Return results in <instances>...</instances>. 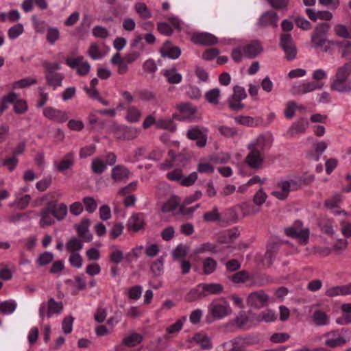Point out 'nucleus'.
Here are the masks:
<instances>
[{
	"label": "nucleus",
	"instance_id": "obj_1",
	"mask_svg": "<svg viewBox=\"0 0 351 351\" xmlns=\"http://www.w3.org/2000/svg\"><path fill=\"white\" fill-rule=\"evenodd\" d=\"M351 61L338 66L331 77L330 88L332 90L348 93L351 92Z\"/></svg>",
	"mask_w": 351,
	"mask_h": 351
},
{
	"label": "nucleus",
	"instance_id": "obj_2",
	"mask_svg": "<svg viewBox=\"0 0 351 351\" xmlns=\"http://www.w3.org/2000/svg\"><path fill=\"white\" fill-rule=\"evenodd\" d=\"M330 29V25L326 22L317 24L311 34V45L312 48L320 49L326 53L329 51L328 45L335 43V41L327 39Z\"/></svg>",
	"mask_w": 351,
	"mask_h": 351
},
{
	"label": "nucleus",
	"instance_id": "obj_3",
	"mask_svg": "<svg viewBox=\"0 0 351 351\" xmlns=\"http://www.w3.org/2000/svg\"><path fill=\"white\" fill-rule=\"evenodd\" d=\"M263 51L261 44L257 40L250 43H242L232 51V58L236 62H239L243 58H254Z\"/></svg>",
	"mask_w": 351,
	"mask_h": 351
},
{
	"label": "nucleus",
	"instance_id": "obj_4",
	"mask_svg": "<svg viewBox=\"0 0 351 351\" xmlns=\"http://www.w3.org/2000/svg\"><path fill=\"white\" fill-rule=\"evenodd\" d=\"M43 66L45 69L47 84L53 86L54 88L61 86L64 75L61 73L56 72V71L60 69V64L58 62H44Z\"/></svg>",
	"mask_w": 351,
	"mask_h": 351
},
{
	"label": "nucleus",
	"instance_id": "obj_5",
	"mask_svg": "<svg viewBox=\"0 0 351 351\" xmlns=\"http://www.w3.org/2000/svg\"><path fill=\"white\" fill-rule=\"evenodd\" d=\"M301 187L300 178H289L279 181L271 192L276 197H287L291 191L298 190Z\"/></svg>",
	"mask_w": 351,
	"mask_h": 351
},
{
	"label": "nucleus",
	"instance_id": "obj_6",
	"mask_svg": "<svg viewBox=\"0 0 351 351\" xmlns=\"http://www.w3.org/2000/svg\"><path fill=\"white\" fill-rule=\"evenodd\" d=\"M301 221H296L292 227L285 229L287 236L298 239L301 244H306L309 239L310 231L308 228L302 229Z\"/></svg>",
	"mask_w": 351,
	"mask_h": 351
},
{
	"label": "nucleus",
	"instance_id": "obj_7",
	"mask_svg": "<svg viewBox=\"0 0 351 351\" xmlns=\"http://www.w3.org/2000/svg\"><path fill=\"white\" fill-rule=\"evenodd\" d=\"M191 201L186 202L184 204H180L176 201V199H169L162 206L161 210L163 213H169L175 210L176 208H179L178 213L182 215H191L197 208L199 207V204H196L192 207H186L185 204H189Z\"/></svg>",
	"mask_w": 351,
	"mask_h": 351
},
{
	"label": "nucleus",
	"instance_id": "obj_8",
	"mask_svg": "<svg viewBox=\"0 0 351 351\" xmlns=\"http://www.w3.org/2000/svg\"><path fill=\"white\" fill-rule=\"evenodd\" d=\"M63 309L62 302H56L54 298L49 299L47 304L42 303L39 308V315L43 318L45 315L51 317L54 314H59Z\"/></svg>",
	"mask_w": 351,
	"mask_h": 351
},
{
	"label": "nucleus",
	"instance_id": "obj_9",
	"mask_svg": "<svg viewBox=\"0 0 351 351\" xmlns=\"http://www.w3.org/2000/svg\"><path fill=\"white\" fill-rule=\"evenodd\" d=\"M179 114H174L173 118L179 121H193L195 119L197 108L190 103H182L177 105Z\"/></svg>",
	"mask_w": 351,
	"mask_h": 351
},
{
	"label": "nucleus",
	"instance_id": "obj_10",
	"mask_svg": "<svg viewBox=\"0 0 351 351\" xmlns=\"http://www.w3.org/2000/svg\"><path fill=\"white\" fill-rule=\"evenodd\" d=\"M280 45L285 53L288 60L295 59L297 54V49L290 34H282L280 38Z\"/></svg>",
	"mask_w": 351,
	"mask_h": 351
},
{
	"label": "nucleus",
	"instance_id": "obj_11",
	"mask_svg": "<svg viewBox=\"0 0 351 351\" xmlns=\"http://www.w3.org/2000/svg\"><path fill=\"white\" fill-rule=\"evenodd\" d=\"M65 62L71 69H76L77 73L80 75H87L90 69V64L87 61H84L82 56L69 57Z\"/></svg>",
	"mask_w": 351,
	"mask_h": 351
},
{
	"label": "nucleus",
	"instance_id": "obj_12",
	"mask_svg": "<svg viewBox=\"0 0 351 351\" xmlns=\"http://www.w3.org/2000/svg\"><path fill=\"white\" fill-rule=\"evenodd\" d=\"M208 129L206 128H199L193 127L186 132V136L189 139L196 141V144L199 147L206 145L207 141Z\"/></svg>",
	"mask_w": 351,
	"mask_h": 351
},
{
	"label": "nucleus",
	"instance_id": "obj_13",
	"mask_svg": "<svg viewBox=\"0 0 351 351\" xmlns=\"http://www.w3.org/2000/svg\"><path fill=\"white\" fill-rule=\"evenodd\" d=\"M265 202V199H248L242 203L239 208L243 216L254 215L260 210L261 206Z\"/></svg>",
	"mask_w": 351,
	"mask_h": 351
},
{
	"label": "nucleus",
	"instance_id": "obj_14",
	"mask_svg": "<svg viewBox=\"0 0 351 351\" xmlns=\"http://www.w3.org/2000/svg\"><path fill=\"white\" fill-rule=\"evenodd\" d=\"M43 115L46 118L60 123L66 121L69 117L68 112L60 110L51 106H48L43 109Z\"/></svg>",
	"mask_w": 351,
	"mask_h": 351
},
{
	"label": "nucleus",
	"instance_id": "obj_15",
	"mask_svg": "<svg viewBox=\"0 0 351 351\" xmlns=\"http://www.w3.org/2000/svg\"><path fill=\"white\" fill-rule=\"evenodd\" d=\"M269 299L264 291L260 290L251 293L247 298L248 306L261 308L265 306Z\"/></svg>",
	"mask_w": 351,
	"mask_h": 351
},
{
	"label": "nucleus",
	"instance_id": "obj_16",
	"mask_svg": "<svg viewBox=\"0 0 351 351\" xmlns=\"http://www.w3.org/2000/svg\"><path fill=\"white\" fill-rule=\"evenodd\" d=\"M232 309L226 302L224 304H212L209 307V312L214 319H219L232 313Z\"/></svg>",
	"mask_w": 351,
	"mask_h": 351
},
{
	"label": "nucleus",
	"instance_id": "obj_17",
	"mask_svg": "<svg viewBox=\"0 0 351 351\" xmlns=\"http://www.w3.org/2000/svg\"><path fill=\"white\" fill-rule=\"evenodd\" d=\"M132 175L128 168L123 165H115L111 170V178L115 182H125Z\"/></svg>",
	"mask_w": 351,
	"mask_h": 351
},
{
	"label": "nucleus",
	"instance_id": "obj_18",
	"mask_svg": "<svg viewBox=\"0 0 351 351\" xmlns=\"http://www.w3.org/2000/svg\"><path fill=\"white\" fill-rule=\"evenodd\" d=\"M250 150V152L245 158V162L252 169L261 168L264 160L263 153L256 149Z\"/></svg>",
	"mask_w": 351,
	"mask_h": 351
},
{
	"label": "nucleus",
	"instance_id": "obj_19",
	"mask_svg": "<svg viewBox=\"0 0 351 351\" xmlns=\"http://www.w3.org/2000/svg\"><path fill=\"white\" fill-rule=\"evenodd\" d=\"M75 163V153L69 152L59 161L53 162L54 169L60 172L69 169Z\"/></svg>",
	"mask_w": 351,
	"mask_h": 351
},
{
	"label": "nucleus",
	"instance_id": "obj_20",
	"mask_svg": "<svg viewBox=\"0 0 351 351\" xmlns=\"http://www.w3.org/2000/svg\"><path fill=\"white\" fill-rule=\"evenodd\" d=\"M47 210L58 220H62L66 215L68 208L65 204L61 203L58 206L57 201L53 200L47 204Z\"/></svg>",
	"mask_w": 351,
	"mask_h": 351
},
{
	"label": "nucleus",
	"instance_id": "obj_21",
	"mask_svg": "<svg viewBox=\"0 0 351 351\" xmlns=\"http://www.w3.org/2000/svg\"><path fill=\"white\" fill-rule=\"evenodd\" d=\"M322 86L323 84L316 82H304L293 86L292 88V93L294 95H303L320 89Z\"/></svg>",
	"mask_w": 351,
	"mask_h": 351
},
{
	"label": "nucleus",
	"instance_id": "obj_22",
	"mask_svg": "<svg viewBox=\"0 0 351 351\" xmlns=\"http://www.w3.org/2000/svg\"><path fill=\"white\" fill-rule=\"evenodd\" d=\"M193 43L203 45H213L217 43V38L209 33H197L191 36Z\"/></svg>",
	"mask_w": 351,
	"mask_h": 351
},
{
	"label": "nucleus",
	"instance_id": "obj_23",
	"mask_svg": "<svg viewBox=\"0 0 351 351\" xmlns=\"http://www.w3.org/2000/svg\"><path fill=\"white\" fill-rule=\"evenodd\" d=\"M351 294V283L330 287L326 291L325 295L330 298L344 296Z\"/></svg>",
	"mask_w": 351,
	"mask_h": 351
},
{
	"label": "nucleus",
	"instance_id": "obj_24",
	"mask_svg": "<svg viewBox=\"0 0 351 351\" xmlns=\"http://www.w3.org/2000/svg\"><path fill=\"white\" fill-rule=\"evenodd\" d=\"M145 222L142 214H133L127 223L128 230L137 232L144 229Z\"/></svg>",
	"mask_w": 351,
	"mask_h": 351
},
{
	"label": "nucleus",
	"instance_id": "obj_25",
	"mask_svg": "<svg viewBox=\"0 0 351 351\" xmlns=\"http://www.w3.org/2000/svg\"><path fill=\"white\" fill-rule=\"evenodd\" d=\"M308 121L302 118L297 122L293 123L287 130V134L293 136L298 134L304 133L308 128Z\"/></svg>",
	"mask_w": 351,
	"mask_h": 351
},
{
	"label": "nucleus",
	"instance_id": "obj_26",
	"mask_svg": "<svg viewBox=\"0 0 351 351\" xmlns=\"http://www.w3.org/2000/svg\"><path fill=\"white\" fill-rule=\"evenodd\" d=\"M278 21V16L276 13L273 11H268L261 15L258 21V25L261 26L276 27Z\"/></svg>",
	"mask_w": 351,
	"mask_h": 351
},
{
	"label": "nucleus",
	"instance_id": "obj_27",
	"mask_svg": "<svg viewBox=\"0 0 351 351\" xmlns=\"http://www.w3.org/2000/svg\"><path fill=\"white\" fill-rule=\"evenodd\" d=\"M234 121L237 123L247 127H256L261 123V119L260 117H252L244 115L235 117Z\"/></svg>",
	"mask_w": 351,
	"mask_h": 351
},
{
	"label": "nucleus",
	"instance_id": "obj_28",
	"mask_svg": "<svg viewBox=\"0 0 351 351\" xmlns=\"http://www.w3.org/2000/svg\"><path fill=\"white\" fill-rule=\"evenodd\" d=\"M162 73L169 84H179L182 80V75L177 71L176 67L164 69Z\"/></svg>",
	"mask_w": 351,
	"mask_h": 351
},
{
	"label": "nucleus",
	"instance_id": "obj_29",
	"mask_svg": "<svg viewBox=\"0 0 351 351\" xmlns=\"http://www.w3.org/2000/svg\"><path fill=\"white\" fill-rule=\"evenodd\" d=\"M269 144V138L266 137L265 135H259L255 139L250 142L247 147L249 149H256L261 152Z\"/></svg>",
	"mask_w": 351,
	"mask_h": 351
},
{
	"label": "nucleus",
	"instance_id": "obj_30",
	"mask_svg": "<svg viewBox=\"0 0 351 351\" xmlns=\"http://www.w3.org/2000/svg\"><path fill=\"white\" fill-rule=\"evenodd\" d=\"M199 287L203 289L205 297L210 294H219L223 291V287L219 283H201Z\"/></svg>",
	"mask_w": 351,
	"mask_h": 351
},
{
	"label": "nucleus",
	"instance_id": "obj_31",
	"mask_svg": "<svg viewBox=\"0 0 351 351\" xmlns=\"http://www.w3.org/2000/svg\"><path fill=\"white\" fill-rule=\"evenodd\" d=\"M162 56L172 59L178 58L180 56V50L178 47L171 46L170 43H166L161 49Z\"/></svg>",
	"mask_w": 351,
	"mask_h": 351
},
{
	"label": "nucleus",
	"instance_id": "obj_32",
	"mask_svg": "<svg viewBox=\"0 0 351 351\" xmlns=\"http://www.w3.org/2000/svg\"><path fill=\"white\" fill-rule=\"evenodd\" d=\"M89 57L94 60H100L106 56L97 43H92L87 51Z\"/></svg>",
	"mask_w": 351,
	"mask_h": 351
},
{
	"label": "nucleus",
	"instance_id": "obj_33",
	"mask_svg": "<svg viewBox=\"0 0 351 351\" xmlns=\"http://www.w3.org/2000/svg\"><path fill=\"white\" fill-rule=\"evenodd\" d=\"M328 145L326 143L322 141L314 145V153L309 154L308 157L314 161H317L320 158L321 155L326 149Z\"/></svg>",
	"mask_w": 351,
	"mask_h": 351
},
{
	"label": "nucleus",
	"instance_id": "obj_34",
	"mask_svg": "<svg viewBox=\"0 0 351 351\" xmlns=\"http://www.w3.org/2000/svg\"><path fill=\"white\" fill-rule=\"evenodd\" d=\"M234 283H244L250 279V275L246 270H241L228 277Z\"/></svg>",
	"mask_w": 351,
	"mask_h": 351
},
{
	"label": "nucleus",
	"instance_id": "obj_35",
	"mask_svg": "<svg viewBox=\"0 0 351 351\" xmlns=\"http://www.w3.org/2000/svg\"><path fill=\"white\" fill-rule=\"evenodd\" d=\"M156 128L158 129L167 130L171 132H175L176 125L173 121L171 119H159L156 122Z\"/></svg>",
	"mask_w": 351,
	"mask_h": 351
},
{
	"label": "nucleus",
	"instance_id": "obj_36",
	"mask_svg": "<svg viewBox=\"0 0 351 351\" xmlns=\"http://www.w3.org/2000/svg\"><path fill=\"white\" fill-rule=\"evenodd\" d=\"M205 297L203 289L202 287H199V285L194 289L190 290V291L186 295L185 300L189 302H194L202 298Z\"/></svg>",
	"mask_w": 351,
	"mask_h": 351
},
{
	"label": "nucleus",
	"instance_id": "obj_37",
	"mask_svg": "<svg viewBox=\"0 0 351 351\" xmlns=\"http://www.w3.org/2000/svg\"><path fill=\"white\" fill-rule=\"evenodd\" d=\"M90 169L93 173L101 174L106 170L107 165L102 159L95 158L91 162Z\"/></svg>",
	"mask_w": 351,
	"mask_h": 351
},
{
	"label": "nucleus",
	"instance_id": "obj_38",
	"mask_svg": "<svg viewBox=\"0 0 351 351\" xmlns=\"http://www.w3.org/2000/svg\"><path fill=\"white\" fill-rule=\"evenodd\" d=\"M317 225L321 231L324 234L328 235H332L333 234L332 221L330 219L320 217L317 220Z\"/></svg>",
	"mask_w": 351,
	"mask_h": 351
},
{
	"label": "nucleus",
	"instance_id": "obj_39",
	"mask_svg": "<svg viewBox=\"0 0 351 351\" xmlns=\"http://www.w3.org/2000/svg\"><path fill=\"white\" fill-rule=\"evenodd\" d=\"M134 10L139 16L143 19L152 17V12L145 3L142 2L136 3L134 5Z\"/></svg>",
	"mask_w": 351,
	"mask_h": 351
},
{
	"label": "nucleus",
	"instance_id": "obj_40",
	"mask_svg": "<svg viewBox=\"0 0 351 351\" xmlns=\"http://www.w3.org/2000/svg\"><path fill=\"white\" fill-rule=\"evenodd\" d=\"M141 111L135 106H130L127 110L126 119L130 123L138 122L141 117Z\"/></svg>",
	"mask_w": 351,
	"mask_h": 351
},
{
	"label": "nucleus",
	"instance_id": "obj_41",
	"mask_svg": "<svg viewBox=\"0 0 351 351\" xmlns=\"http://www.w3.org/2000/svg\"><path fill=\"white\" fill-rule=\"evenodd\" d=\"M314 323L317 326H324L328 324V317L325 312L317 310L313 314Z\"/></svg>",
	"mask_w": 351,
	"mask_h": 351
},
{
	"label": "nucleus",
	"instance_id": "obj_42",
	"mask_svg": "<svg viewBox=\"0 0 351 351\" xmlns=\"http://www.w3.org/2000/svg\"><path fill=\"white\" fill-rule=\"evenodd\" d=\"M217 263L213 258H205L203 263V271L206 275L213 274L217 269Z\"/></svg>",
	"mask_w": 351,
	"mask_h": 351
},
{
	"label": "nucleus",
	"instance_id": "obj_43",
	"mask_svg": "<svg viewBox=\"0 0 351 351\" xmlns=\"http://www.w3.org/2000/svg\"><path fill=\"white\" fill-rule=\"evenodd\" d=\"M220 93L219 88H213L206 93L205 97L210 104L217 105L219 101Z\"/></svg>",
	"mask_w": 351,
	"mask_h": 351
},
{
	"label": "nucleus",
	"instance_id": "obj_44",
	"mask_svg": "<svg viewBox=\"0 0 351 351\" xmlns=\"http://www.w3.org/2000/svg\"><path fill=\"white\" fill-rule=\"evenodd\" d=\"M60 34L59 29L56 27H49L47 29L46 38L48 43L53 45L60 39Z\"/></svg>",
	"mask_w": 351,
	"mask_h": 351
},
{
	"label": "nucleus",
	"instance_id": "obj_45",
	"mask_svg": "<svg viewBox=\"0 0 351 351\" xmlns=\"http://www.w3.org/2000/svg\"><path fill=\"white\" fill-rule=\"evenodd\" d=\"M16 308V304L12 300H6L0 303V312L3 314L12 313Z\"/></svg>",
	"mask_w": 351,
	"mask_h": 351
},
{
	"label": "nucleus",
	"instance_id": "obj_46",
	"mask_svg": "<svg viewBox=\"0 0 351 351\" xmlns=\"http://www.w3.org/2000/svg\"><path fill=\"white\" fill-rule=\"evenodd\" d=\"M335 34L343 38H350V32L348 31V26L341 23H337L334 26Z\"/></svg>",
	"mask_w": 351,
	"mask_h": 351
},
{
	"label": "nucleus",
	"instance_id": "obj_47",
	"mask_svg": "<svg viewBox=\"0 0 351 351\" xmlns=\"http://www.w3.org/2000/svg\"><path fill=\"white\" fill-rule=\"evenodd\" d=\"M138 182H132L126 186L122 188L119 192V195L121 196H125V197H134V196L132 194L134 191H135L137 189Z\"/></svg>",
	"mask_w": 351,
	"mask_h": 351
},
{
	"label": "nucleus",
	"instance_id": "obj_48",
	"mask_svg": "<svg viewBox=\"0 0 351 351\" xmlns=\"http://www.w3.org/2000/svg\"><path fill=\"white\" fill-rule=\"evenodd\" d=\"M36 84H37V80L36 78L26 77L15 82L13 84L12 87L15 89L24 88Z\"/></svg>",
	"mask_w": 351,
	"mask_h": 351
},
{
	"label": "nucleus",
	"instance_id": "obj_49",
	"mask_svg": "<svg viewBox=\"0 0 351 351\" xmlns=\"http://www.w3.org/2000/svg\"><path fill=\"white\" fill-rule=\"evenodd\" d=\"M341 57L343 58L351 59V42L348 40H343L338 43Z\"/></svg>",
	"mask_w": 351,
	"mask_h": 351
},
{
	"label": "nucleus",
	"instance_id": "obj_50",
	"mask_svg": "<svg viewBox=\"0 0 351 351\" xmlns=\"http://www.w3.org/2000/svg\"><path fill=\"white\" fill-rule=\"evenodd\" d=\"M24 27L23 24L17 23L11 27L8 32V38L10 40H14L23 34Z\"/></svg>",
	"mask_w": 351,
	"mask_h": 351
},
{
	"label": "nucleus",
	"instance_id": "obj_51",
	"mask_svg": "<svg viewBox=\"0 0 351 351\" xmlns=\"http://www.w3.org/2000/svg\"><path fill=\"white\" fill-rule=\"evenodd\" d=\"M193 340L197 343H199L202 349H208L211 348L210 339L206 335L197 333L193 337Z\"/></svg>",
	"mask_w": 351,
	"mask_h": 351
},
{
	"label": "nucleus",
	"instance_id": "obj_52",
	"mask_svg": "<svg viewBox=\"0 0 351 351\" xmlns=\"http://www.w3.org/2000/svg\"><path fill=\"white\" fill-rule=\"evenodd\" d=\"M143 341V337L138 333H133L123 340V343L129 347H133Z\"/></svg>",
	"mask_w": 351,
	"mask_h": 351
},
{
	"label": "nucleus",
	"instance_id": "obj_53",
	"mask_svg": "<svg viewBox=\"0 0 351 351\" xmlns=\"http://www.w3.org/2000/svg\"><path fill=\"white\" fill-rule=\"evenodd\" d=\"M51 212L48 211L47 206L41 212V219L40 221V226L45 227L54 223L53 219L50 216Z\"/></svg>",
	"mask_w": 351,
	"mask_h": 351
},
{
	"label": "nucleus",
	"instance_id": "obj_54",
	"mask_svg": "<svg viewBox=\"0 0 351 351\" xmlns=\"http://www.w3.org/2000/svg\"><path fill=\"white\" fill-rule=\"evenodd\" d=\"M53 259V254L49 252H45L39 255L36 263L39 266H45L49 264Z\"/></svg>",
	"mask_w": 351,
	"mask_h": 351
},
{
	"label": "nucleus",
	"instance_id": "obj_55",
	"mask_svg": "<svg viewBox=\"0 0 351 351\" xmlns=\"http://www.w3.org/2000/svg\"><path fill=\"white\" fill-rule=\"evenodd\" d=\"M250 317L246 315L245 311H240L238 315L234 319V324L239 328H242L247 322H250Z\"/></svg>",
	"mask_w": 351,
	"mask_h": 351
},
{
	"label": "nucleus",
	"instance_id": "obj_56",
	"mask_svg": "<svg viewBox=\"0 0 351 351\" xmlns=\"http://www.w3.org/2000/svg\"><path fill=\"white\" fill-rule=\"evenodd\" d=\"M276 319V316L274 313L271 310H267L266 311L262 312L258 316L256 317V322L260 323L262 321H265L266 322H273Z\"/></svg>",
	"mask_w": 351,
	"mask_h": 351
},
{
	"label": "nucleus",
	"instance_id": "obj_57",
	"mask_svg": "<svg viewBox=\"0 0 351 351\" xmlns=\"http://www.w3.org/2000/svg\"><path fill=\"white\" fill-rule=\"evenodd\" d=\"M131 47L137 51L142 53L145 50V45L143 42V37L141 35H136L131 43Z\"/></svg>",
	"mask_w": 351,
	"mask_h": 351
},
{
	"label": "nucleus",
	"instance_id": "obj_58",
	"mask_svg": "<svg viewBox=\"0 0 351 351\" xmlns=\"http://www.w3.org/2000/svg\"><path fill=\"white\" fill-rule=\"evenodd\" d=\"M164 259L160 257L156 261H154L151 265V271L155 276H159L161 271L163 270Z\"/></svg>",
	"mask_w": 351,
	"mask_h": 351
},
{
	"label": "nucleus",
	"instance_id": "obj_59",
	"mask_svg": "<svg viewBox=\"0 0 351 351\" xmlns=\"http://www.w3.org/2000/svg\"><path fill=\"white\" fill-rule=\"evenodd\" d=\"M203 219L206 221H216L220 219V214L217 207H215L211 211L204 214Z\"/></svg>",
	"mask_w": 351,
	"mask_h": 351
},
{
	"label": "nucleus",
	"instance_id": "obj_60",
	"mask_svg": "<svg viewBox=\"0 0 351 351\" xmlns=\"http://www.w3.org/2000/svg\"><path fill=\"white\" fill-rule=\"evenodd\" d=\"M197 169L201 173H213L215 170L213 166L210 162L206 161H200Z\"/></svg>",
	"mask_w": 351,
	"mask_h": 351
},
{
	"label": "nucleus",
	"instance_id": "obj_61",
	"mask_svg": "<svg viewBox=\"0 0 351 351\" xmlns=\"http://www.w3.org/2000/svg\"><path fill=\"white\" fill-rule=\"evenodd\" d=\"M197 173L196 172H192L187 176H183L182 178L180 184L184 186H189L193 185L197 180Z\"/></svg>",
	"mask_w": 351,
	"mask_h": 351
},
{
	"label": "nucleus",
	"instance_id": "obj_62",
	"mask_svg": "<svg viewBox=\"0 0 351 351\" xmlns=\"http://www.w3.org/2000/svg\"><path fill=\"white\" fill-rule=\"evenodd\" d=\"M93 35L96 38H106L109 36V32L108 29L102 26H95L92 29Z\"/></svg>",
	"mask_w": 351,
	"mask_h": 351
},
{
	"label": "nucleus",
	"instance_id": "obj_63",
	"mask_svg": "<svg viewBox=\"0 0 351 351\" xmlns=\"http://www.w3.org/2000/svg\"><path fill=\"white\" fill-rule=\"evenodd\" d=\"M183 176L181 169H175L167 173V178L171 181L178 182L180 184Z\"/></svg>",
	"mask_w": 351,
	"mask_h": 351
},
{
	"label": "nucleus",
	"instance_id": "obj_64",
	"mask_svg": "<svg viewBox=\"0 0 351 351\" xmlns=\"http://www.w3.org/2000/svg\"><path fill=\"white\" fill-rule=\"evenodd\" d=\"M341 310L343 313L344 323L346 324H351V304H343Z\"/></svg>",
	"mask_w": 351,
	"mask_h": 351
}]
</instances>
